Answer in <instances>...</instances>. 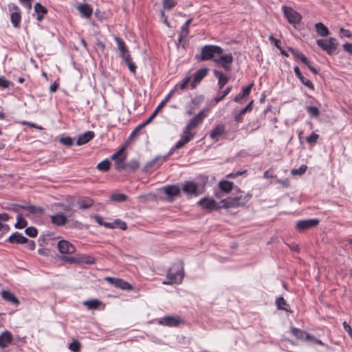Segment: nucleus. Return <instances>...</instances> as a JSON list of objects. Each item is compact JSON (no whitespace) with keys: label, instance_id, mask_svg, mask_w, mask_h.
<instances>
[{"label":"nucleus","instance_id":"1","mask_svg":"<svg viewBox=\"0 0 352 352\" xmlns=\"http://www.w3.org/2000/svg\"><path fill=\"white\" fill-rule=\"evenodd\" d=\"M223 49L217 45H207L201 47V53L195 56V58L199 61H205L216 59L215 55L223 54Z\"/></svg>","mask_w":352,"mask_h":352},{"label":"nucleus","instance_id":"2","mask_svg":"<svg viewBox=\"0 0 352 352\" xmlns=\"http://www.w3.org/2000/svg\"><path fill=\"white\" fill-rule=\"evenodd\" d=\"M166 278L167 280L164 281V284L170 285L182 283L184 278V271L182 267L179 268V266L177 265H173L168 270Z\"/></svg>","mask_w":352,"mask_h":352},{"label":"nucleus","instance_id":"3","mask_svg":"<svg viewBox=\"0 0 352 352\" xmlns=\"http://www.w3.org/2000/svg\"><path fill=\"white\" fill-rule=\"evenodd\" d=\"M317 45L328 54L331 55L338 48V42L335 38L329 37L327 39H318Z\"/></svg>","mask_w":352,"mask_h":352},{"label":"nucleus","instance_id":"4","mask_svg":"<svg viewBox=\"0 0 352 352\" xmlns=\"http://www.w3.org/2000/svg\"><path fill=\"white\" fill-rule=\"evenodd\" d=\"M8 10L10 12V21L15 28H20L21 20V12L20 8L16 4L11 3L8 5Z\"/></svg>","mask_w":352,"mask_h":352},{"label":"nucleus","instance_id":"5","mask_svg":"<svg viewBox=\"0 0 352 352\" xmlns=\"http://www.w3.org/2000/svg\"><path fill=\"white\" fill-rule=\"evenodd\" d=\"M197 205L201 209L207 211L218 210L221 209V204L217 203L214 199L205 197L197 202Z\"/></svg>","mask_w":352,"mask_h":352},{"label":"nucleus","instance_id":"6","mask_svg":"<svg viewBox=\"0 0 352 352\" xmlns=\"http://www.w3.org/2000/svg\"><path fill=\"white\" fill-rule=\"evenodd\" d=\"M283 11L288 22L291 24H298L301 21V15L291 7L283 6Z\"/></svg>","mask_w":352,"mask_h":352},{"label":"nucleus","instance_id":"7","mask_svg":"<svg viewBox=\"0 0 352 352\" xmlns=\"http://www.w3.org/2000/svg\"><path fill=\"white\" fill-rule=\"evenodd\" d=\"M182 191L188 197H197L201 192L197 184L193 181H186L182 186Z\"/></svg>","mask_w":352,"mask_h":352},{"label":"nucleus","instance_id":"8","mask_svg":"<svg viewBox=\"0 0 352 352\" xmlns=\"http://www.w3.org/2000/svg\"><path fill=\"white\" fill-rule=\"evenodd\" d=\"M219 57L213 59V61L217 65L221 66L226 72L232 70L231 64L233 62V56L231 53L226 54H219Z\"/></svg>","mask_w":352,"mask_h":352},{"label":"nucleus","instance_id":"9","mask_svg":"<svg viewBox=\"0 0 352 352\" xmlns=\"http://www.w3.org/2000/svg\"><path fill=\"white\" fill-rule=\"evenodd\" d=\"M104 280L111 285H113L116 287L122 290L130 291L133 290V287L131 284L120 278L107 276L104 278Z\"/></svg>","mask_w":352,"mask_h":352},{"label":"nucleus","instance_id":"10","mask_svg":"<svg viewBox=\"0 0 352 352\" xmlns=\"http://www.w3.org/2000/svg\"><path fill=\"white\" fill-rule=\"evenodd\" d=\"M162 190L167 196V201L170 202L181 195V188L177 184L165 186L162 188Z\"/></svg>","mask_w":352,"mask_h":352},{"label":"nucleus","instance_id":"11","mask_svg":"<svg viewBox=\"0 0 352 352\" xmlns=\"http://www.w3.org/2000/svg\"><path fill=\"white\" fill-rule=\"evenodd\" d=\"M166 160V156L161 157L157 156L152 160L148 162L142 168V172L148 173L152 172L158 168L162 163Z\"/></svg>","mask_w":352,"mask_h":352},{"label":"nucleus","instance_id":"12","mask_svg":"<svg viewBox=\"0 0 352 352\" xmlns=\"http://www.w3.org/2000/svg\"><path fill=\"white\" fill-rule=\"evenodd\" d=\"M23 209L27 210L28 213L25 214L26 217H29L30 214H42L43 212V208L41 207H37L32 205H13L12 210L16 212H19V209Z\"/></svg>","mask_w":352,"mask_h":352},{"label":"nucleus","instance_id":"13","mask_svg":"<svg viewBox=\"0 0 352 352\" xmlns=\"http://www.w3.org/2000/svg\"><path fill=\"white\" fill-rule=\"evenodd\" d=\"M58 249L62 254H71L76 251L75 247L69 241L61 240L58 243Z\"/></svg>","mask_w":352,"mask_h":352},{"label":"nucleus","instance_id":"14","mask_svg":"<svg viewBox=\"0 0 352 352\" xmlns=\"http://www.w3.org/2000/svg\"><path fill=\"white\" fill-rule=\"evenodd\" d=\"M182 322L179 317L166 316L162 318L159 323L168 327H177Z\"/></svg>","mask_w":352,"mask_h":352},{"label":"nucleus","instance_id":"15","mask_svg":"<svg viewBox=\"0 0 352 352\" xmlns=\"http://www.w3.org/2000/svg\"><path fill=\"white\" fill-rule=\"evenodd\" d=\"M208 72V68H201L198 69L193 75L194 80L191 82L190 86L192 89H195L198 83H199L202 79L206 76Z\"/></svg>","mask_w":352,"mask_h":352},{"label":"nucleus","instance_id":"16","mask_svg":"<svg viewBox=\"0 0 352 352\" xmlns=\"http://www.w3.org/2000/svg\"><path fill=\"white\" fill-rule=\"evenodd\" d=\"M221 204V209H229L232 208H238L240 207V204L237 201L236 197H228L226 199H223L220 201Z\"/></svg>","mask_w":352,"mask_h":352},{"label":"nucleus","instance_id":"17","mask_svg":"<svg viewBox=\"0 0 352 352\" xmlns=\"http://www.w3.org/2000/svg\"><path fill=\"white\" fill-rule=\"evenodd\" d=\"M82 305L89 310L104 309V305L98 299L84 301Z\"/></svg>","mask_w":352,"mask_h":352},{"label":"nucleus","instance_id":"18","mask_svg":"<svg viewBox=\"0 0 352 352\" xmlns=\"http://www.w3.org/2000/svg\"><path fill=\"white\" fill-rule=\"evenodd\" d=\"M94 136L95 133L94 131H86L85 133L79 135L77 139L76 144L78 146L83 145L89 142L90 140H91L94 138Z\"/></svg>","mask_w":352,"mask_h":352},{"label":"nucleus","instance_id":"19","mask_svg":"<svg viewBox=\"0 0 352 352\" xmlns=\"http://www.w3.org/2000/svg\"><path fill=\"white\" fill-rule=\"evenodd\" d=\"M52 224L57 226H63L67 221V217L62 213H58L50 217Z\"/></svg>","mask_w":352,"mask_h":352},{"label":"nucleus","instance_id":"20","mask_svg":"<svg viewBox=\"0 0 352 352\" xmlns=\"http://www.w3.org/2000/svg\"><path fill=\"white\" fill-rule=\"evenodd\" d=\"M34 10L36 14L38 21H41L44 19V16L47 13V9L38 2L35 3Z\"/></svg>","mask_w":352,"mask_h":352},{"label":"nucleus","instance_id":"21","mask_svg":"<svg viewBox=\"0 0 352 352\" xmlns=\"http://www.w3.org/2000/svg\"><path fill=\"white\" fill-rule=\"evenodd\" d=\"M11 243H16V244H24L28 241V238L23 236L22 234L15 232L13 233L8 239Z\"/></svg>","mask_w":352,"mask_h":352},{"label":"nucleus","instance_id":"22","mask_svg":"<svg viewBox=\"0 0 352 352\" xmlns=\"http://www.w3.org/2000/svg\"><path fill=\"white\" fill-rule=\"evenodd\" d=\"M12 336L10 332L6 331L0 335V348L4 349L12 341Z\"/></svg>","mask_w":352,"mask_h":352},{"label":"nucleus","instance_id":"23","mask_svg":"<svg viewBox=\"0 0 352 352\" xmlns=\"http://www.w3.org/2000/svg\"><path fill=\"white\" fill-rule=\"evenodd\" d=\"M213 73L215 77L218 78V86L219 89L221 90L228 83L229 78L217 69H214Z\"/></svg>","mask_w":352,"mask_h":352},{"label":"nucleus","instance_id":"24","mask_svg":"<svg viewBox=\"0 0 352 352\" xmlns=\"http://www.w3.org/2000/svg\"><path fill=\"white\" fill-rule=\"evenodd\" d=\"M77 8L81 16L85 18H89L92 15L93 9L87 3L80 4L78 6Z\"/></svg>","mask_w":352,"mask_h":352},{"label":"nucleus","instance_id":"25","mask_svg":"<svg viewBox=\"0 0 352 352\" xmlns=\"http://www.w3.org/2000/svg\"><path fill=\"white\" fill-rule=\"evenodd\" d=\"M225 133V127L223 124H218L211 131L210 137L215 141L219 140V137Z\"/></svg>","mask_w":352,"mask_h":352},{"label":"nucleus","instance_id":"26","mask_svg":"<svg viewBox=\"0 0 352 352\" xmlns=\"http://www.w3.org/2000/svg\"><path fill=\"white\" fill-rule=\"evenodd\" d=\"M219 190L224 193H229L234 188V183L228 180L220 181L218 184Z\"/></svg>","mask_w":352,"mask_h":352},{"label":"nucleus","instance_id":"27","mask_svg":"<svg viewBox=\"0 0 352 352\" xmlns=\"http://www.w3.org/2000/svg\"><path fill=\"white\" fill-rule=\"evenodd\" d=\"M1 297L6 301L10 302L14 305H19V300L11 292L8 290H3L1 292Z\"/></svg>","mask_w":352,"mask_h":352},{"label":"nucleus","instance_id":"28","mask_svg":"<svg viewBox=\"0 0 352 352\" xmlns=\"http://www.w3.org/2000/svg\"><path fill=\"white\" fill-rule=\"evenodd\" d=\"M192 19H189L186 23L183 25L181 28L180 32L179 34L178 41L179 42H182L184 38H186L189 34L188 27L191 23Z\"/></svg>","mask_w":352,"mask_h":352},{"label":"nucleus","instance_id":"29","mask_svg":"<svg viewBox=\"0 0 352 352\" xmlns=\"http://www.w3.org/2000/svg\"><path fill=\"white\" fill-rule=\"evenodd\" d=\"M315 30L317 34L322 37L327 36L330 33L328 28L321 22L315 24Z\"/></svg>","mask_w":352,"mask_h":352},{"label":"nucleus","instance_id":"30","mask_svg":"<svg viewBox=\"0 0 352 352\" xmlns=\"http://www.w3.org/2000/svg\"><path fill=\"white\" fill-rule=\"evenodd\" d=\"M206 116V114L205 113V110L204 109L201 111L196 116L192 118L188 123L190 124V126H192L194 128H195L203 122Z\"/></svg>","mask_w":352,"mask_h":352},{"label":"nucleus","instance_id":"31","mask_svg":"<svg viewBox=\"0 0 352 352\" xmlns=\"http://www.w3.org/2000/svg\"><path fill=\"white\" fill-rule=\"evenodd\" d=\"M288 50L292 54L296 60H300L305 65H308V58L298 50L289 47Z\"/></svg>","mask_w":352,"mask_h":352},{"label":"nucleus","instance_id":"32","mask_svg":"<svg viewBox=\"0 0 352 352\" xmlns=\"http://www.w3.org/2000/svg\"><path fill=\"white\" fill-rule=\"evenodd\" d=\"M195 134L182 135V139L179 140L175 145V148H181L193 139Z\"/></svg>","mask_w":352,"mask_h":352},{"label":"nucleus","instance_id":"33","mask_svg":"<svg viewBox=\"0 0 352 352\" xmlns=\"http://www.w3.org/2000/svg\"><path fill=\"white\" fill-rule=\"evenodd\" d=\"M80 209H87L91 208L94 204V201L89 197H83L78 201Z\"/></svg>","mask_w":352,"mask_h":352},{"label":"nucleus","instance_id":"34","mask_svg":"<svg viewBox=\"0 0 352 352\" xmlns=\"http://www.w3.org/2000/svg\"><path fill=\"white\" fill-rule=\"evenodd\" d=\"M276 305L278 309L284 310L287 312H292L289 306L283 297H278L276 300Z\"/></svg>","mask_w":352,"mask_h":352},{"label":"nucleus","instance_id":"35","mask_svg":"<svg viewBox=\"0 0 352 352\" xmlns=\"http://www.w3.org/2000/svg\"><path fill=\"white\" fill-rule=\"evenodd\" d=\"M126 156H120L119 159L116 160L114 166L115 169L118 171H122L126 169V163H125Z\"/></svg>","mask_w":352,"mask_h":352},{"label":"nucleus","instance_id":"36","mask_svg":"<svg viewBox=\"0 0 352 352\" xmlns=\"http://www.w3.org/2000/svg\"><path fill=\"white\" fill-rule=\"evenodd\" d=\"M78 263L85 264H94L96 259L91 255L82 254L78 257Z\"/></svg>","mask_w":352,"mask_h":352},{"label":"nucleus","instance_id":"37","mask_svg":"<svg viewBox=\"0 0 352 352\" xmlns=\"http://www.w3.org/2000/svg\"><path fill=\"white\" fill-rule=\"evenodd\" d=\"M232 86H228L226 87V89L221 91L220 89L219 92L217 93L216 97L214 98V101L216 103L219 102L220 101L223 100V98L231 91L232 90Z\"/></svg>","mask_w":352,"mask_h":352},{"label":"nucleus","instance_id":"38","mask_svg":"<svg viewBox=\"0 0 352 352\" xmlns=\"http://www.w3.org/2000/svg\"><path fill=\"white\" fill-rule=\"evenodd\" d=\"M291 332L297 338L302 339V340L308 339V333L305 331H302V330H300L299 329H297L295 327H292Z\"/></svg>","mask_w":352,"mask_h":352},{"label":"nucleus","instance_id":"39","mask_svg":"<svg viewBox=\"0 0 352 352\" xmlns=\"http://www.w3.org/2000/svg\"><path fill=\"white\" fill-rule=\"evenodd\" d=\"M252 197V194L251 193H246L245 195H241L236 197L237 201L240 204V207L244 206Z\"/></svg>","mask_w":352,"mask_h":352},{"label":"nucleus","instance_id":"40","mask_svg":"<svg viewBox=\"0 0 352 352\" xmlns=\"http://www.w3.org/2000/svg\"><path fill=\"white\" fill-rule=\"evenodd\" d=\"M128 197L122 193H113L110 199L111 201L113 202H124L127 200Z\"/></svg>","mask_w":352,"mask_h":352},{"label":"nucleus","instance_id":"41","mask_svg":"<svg viewBox=\"0 0 352 352\" xmlns=\"http://www.w3.org/2000/svg\"><path fill=\"white\" fill-rule=\"evenodd\" d=\"M96 168L100 171L107 172L111 168V162L109 160L106 159L98 164Z\"/></svg>","mask_w":352,"mask_h":352},{"label":"nucleus","instance_id":"42","mask_svg":"<svg viewBox=\"0 0 352 352\" xmlns=\"http://www.w3.org/2000/svg\"><path fill=\"white\" fill-rule=\"evenodd\" d=\"M16 219L17 221L14 225L16 228L21 229L27 226L28 221L23 217L22 214H19Z\"/></svg>","mask_w":352,"mask_h":352},{"label":"nucleus","instance_id":"43","mask_svg":"<svg viewBox=\"0 0 352 352\" xmlns=\"http://www.w3.org/2000/svg\"><path fill=\"white\" fill-rule=\"evenodd\" d=\"M114 40L118 44V49L120 52L126 53L128 52V48L126 47L124 42L119 37L115 36Z\"/></svg>","mask_w":352,"mask_h":352},{"label":"nucleus","instance_id":"44","mask_svg":"<svg viewBox=\"0 0 352 352\" xmlns=\"http://www.w3.org/2000/svg\"><path fill=\"white\" fill-rule=\"evenodd\" d=\"M139 166L140 164L137 160H133L129 163H126V168H128L131 172L136 171L139 168Z\"/></svg>","mask_w":352,"mask_h":352},{"label":"nucleus","instance_id":"45","mask_svg":"<svg viewBox=\"0 0 352 352\" xmlns=\"http://www.w3.org/2000/svg\"><path fill=\"white\" fill-rule=\"evenodd\" d=\"M294 73L296 76L299 78V80L305 85L308 87V80H307L302 74L300 68L298 66H296L294 69Z\"/></svg>","mask_w":352,"mask_h":352},{"label":"nucleus","instance_id":"46","mask_svg":"<svg viewBox=\"0 0 352 352\" xmlns=\"http://www.w3.org/2000/svg\"><path fill=\"white\" fill-rule=\"evenodd\" d=\"M307 166L305 164L301 165L298 168H293L291 170V173L293 175H302L307 170Z\"/></svg>","mask_w":352,"mask_h":352},{"label":"nucleus","instance_id":"47","mask_svg":"<svg viewBox=\"0 0 352 352\" xmlns=\"http://www.w3.org/2000/svg\"><path fill=\"white\" fill-rule=\"evenodd\" d=\"M191 80V76H187L185 78H184V80H182V82L179 84H177L176 86H175V89L177 88H179L180 89L182 90H184L185 89H186V87H188L190 81Z\"/></svg>","mask_w":352,"mask_h":352},{"label":"nucleus","instance_id":"48","mask_svg":"<svg viewBox=\"0 0 352 352\" xmlns=\"http://www.w3.org/2000/svg\"><path fill=\"white\" fill-rule=\"evenodd\" d=\"M163 7L166 10H170L177 5L176 0H162Z\"/></svg>","mask_w":352,"mask_h":352},{"label":"nucleus","instance_id":"49","mask_svg":"<svg viewBox=\"0 0 352 352\" xmlns=\"http://www.w3.org/2000/svg\"><path fill=\"white\" fill-rule=\"evenodd\" d=\"M80 343L77 340H74L69 345V349L74 352H79L80 351Z\"/></svg>","mask_w":352,"mask_h":352},{"label":"nucleus","instance_id":"50","mask_svg":"<svg viewBox=\"0 0 352 352\" xmlns=\"http://www.w3.org/2000/svg\"><path fill=\"white\" fill-rule=\"evenodd\" d=\"M25 232L30 237H36L38 234L37 229L33 226L26 228Z\"/></svg>","mask_w":352,"mask_h":352},{"label":"nucleus","instance_id":"51","mask_svg":"<svg viewBox=\"0 0 352 352\" xmlns=\"http://www.w3.org/2000/svg\"><path fill=\"white\" fill-rule=\"evenodd\" d=\"M296 228L300 231L308 229V220L298 221L296 224Z\"/></svg>","mask_w":352,"mask_h":352},{"label":"nucleus","instance_id":"52","mask_svg":"<svg viewBox=\"0 0 352 352\" xmlns=\"http://www.w3.org/2000/svg\"><path fill=\"white\" fill-rule=\"evenodd\" d=\"M60 142L67 146H71L74 144L73 139L70 137H63L60 139Z\"/></svg>","mask_w":352,"mask_h":352},{"label":"nucleus","instance_id":"53","mask_svg":"<svg viewBox=\"0 0 352 352\" xmlns=\"http://www.w3.org/2000/svg\"><path fill=\"white\" fill-rule=\"evenodd\" d=\"M10 85H12V83L6 80L4 77H0V87L3 89L8 88Z\"/></svg>","mask_w":352,"mask_h":352},{"label":"nucleus","instance_id":"54","mask_svg":"<svg viewBox=\"0 0 352 352\" xmlns=\"http://www.w3.org/2000/svg\"><path fill=\"white\" fill-rule=\"evenodd\" d=\"M309 342H314V343H316L318 344H320L322 346H324L327 350L331 349V348L329 345L324 344L320 340H318L313 336H311L310 335H309Z\"/></svg>","mask_w":352,"mask_h":352},{"label":"nucleus","instance_id":"55","mask_svg":"<svg viewBox=\"0 0 352 352\" xmlns=\"http://www.w3.org/2000/svg\"><path fill=\"white\" fill-rule=\"evenodd\" d=\"M309 342H314V343H316L318 344H320L322 346H324L327 350L331 349V348L329 345L324 344L320 340H318L313 336H311L310 335H309Z\"/></svg>","mask_w":352,"mask_h":352},{"label":"nucleus","instance_id":"56","mask_svg":"<svg viewBox=\"0 0 352 352\" xmlns=\"http://www.w3.org/2000/svg\"><path fill=\"white\" fill-rule=\"evenodd\" d=\"M253 85L254 84L251 83L242 89L241 94L245 98H247L249 96Z\"/></svg>","mask_w":352,"mask_h":352},{"label":"nucleus","instance_id":"57","mask_svg":"<svg viewBox=\"0 0 352 352\" xmlns=\"http://www.w3.org/2000/svg\"><path fill=\"white\" fill-rule=\"evenodd\" d=\"M114 224L115 227L116 226L122 230H125L127 228L126 223L124 221L118 219L114 221Z\"/></svg>","mask_w":352,"mask_h":352},{"label":"nucleus","instance_id":"58","mask_svg":"<svg viewBox=\"0 0 352 352\" xmlns=\"http://www.w3.org/2000/svg\"><path fill=\"white\" fill-rule=\"evenodd\" d=\"M62 261L68 263H78V257H72L68 256H63L61 258Z\"/></svg>","mask_w":352,"mask_h":352},{"label":"nucleus","instance_id":"59","mask_svg":"<svg viewBox=\"0 0 352 352\" xmlns=\"http://www.w3.org/2000/svg\"><path fill=\"white\" fill-rule=\"evenodd\" d=\"M320 114L318 107L309 106V115L314 118H317Z\"/></svg>","mask_w":352,"mask_h":352},{"label":"nucleus","instance_id":"60","mask_svg":"<svg viewBox=\"0 0 352 352\" xmlns=\"http://www.w3.org/2000/svg\"><path fill=\"white\" fill-rule=\"evenodd\" d=\"M339 33L340 37L350 38L351 36V33L350 31L344 28H340Z\"/></svg>","mask_w":352,"mask_h":352},{"label":"nucleus","instance_id":"61","mask_svg":"<svg viewBox=\"0 0 352 352\" xmlns=\"http://www.w3.org/2000/svg\"><path fill=\"white\" fill-rule=\"evenodd\" d=\"M156 111H153L149 118L141 124V126H146L152 122L154 118L156 116Z\"/></svg>","mask_w":352,"mask_h":352},{"label":"nucleus","instance_id":"62","mask_svg":"<svg viewBox=\"0 0 352 352\" xmlns=\"http://www.w3.org/2000/svg\"><path fill=\"white\" fill-rule=\"evenodd\" d=\"M269 40L274 44V45L278 48L280 49V41L276 38L273 36V35H270L269 37Z\"/></svg>","mask_w":352,"mask_h":352},{"label":"nucleus","instance_id":"63","mask_svg":"<svg viewBox=\"0 0 352 352\" xmlns=\"http://www.w3.org/2000/svg\"><path fill=\"white\" fill-rule=\"evenodd\" d=\"M343 328L348 333V334L352 339V328L351 327V326L346 322H344Z\"/></svg>","mask_w":352,"mask_h":352},{"label":"nucleus","instance_id":"64","mask_svg":"<svg viewBox=\"0 0 352 352\" xmlns=\"http://www.w3.org/2000/svg\"><path fill=\"white\" fill-rule=\"evenodd\" d=\"M343 49L346 52L352 55V43H346L343 45Z\"/></svg>","mask_w":352,"mask_h":352}]
</instances>
